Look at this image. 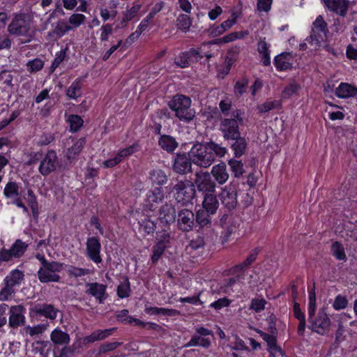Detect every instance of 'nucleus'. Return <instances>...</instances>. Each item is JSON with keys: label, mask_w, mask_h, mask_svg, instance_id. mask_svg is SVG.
Here are the masks:
<instances>
[{"label": "nucleus", "mask_w": 357, "mask_h": 357, "mask_svg": "<svg viewBox=\"0 0 357 357\" xmlns=\"http://www.w3.org/2000/svg\"><path fill=\"white\" fill-rule=\"evenodd\" d=\"M227 153L225 146L211 141L194 144L189 151V157L195 165L208 168L215 162V158H222Z\"/></svg>", "instance_id": "1"}, {"label": "nucleus", "mask_w": 357, "mask_h": 357, "mask_svg": "<svg viewBox=\"0 0 357 357\" xmlns=\"http://www.w3.org/2000/svg\"><path fill=\"white\" fill-rule=\"evenodd\" d=\"M316 310V294L314 287L309 292V303L307 307L308 328L312 332L319 335H324L329 331L331 319L326 314L325 308H320L317 314H315Z\"/></svg>", "instance_id": "2"}, {"label": "nucleus", "mask_w": 357, "mask_h": 357, "mask_svg": "<svg viewBox=\"0 0 357 357\" xmlns=\"http://www.w3.org/2000/svg\"><path fill=\"white\" fill-rule=\"evenodd\" d=\"M243 123L242 113L238 109L233 110L229 116L221 117L220 130L225 139H234L239 137V126Z\"/></svg>", "instance_id": "3"}, {"label": "nucleus", "mask_w": 357, "mask_h": 357, "mask_svg": "<svg viewBox=\"0 0 357 357\" xmlns=\"http://www.w3.org/2000/svg\"><path fill=\"white\" fill-rule=\"evenodd\" d=\"M169 106L181 121L188 122L192 120L195 116V112L190 107L191 100L185 96H175L169 101Z\"/></svg>", "instance_id": "4"}, {"label": "nucleus", "mask_w": 357, "mask_h": 357, "mask_svg": "<svg viewBox=\"0 0 357 357\" xmlns=\"http://www.w3.org/2000/svg\"><path fill=\"white\" fill-rule=\"evenodd\" d=\"M327 24L321 15H319L313 22V28L310 36L306 38V41L313 49L319 50L327 33Z\"/></svg>", "instance_id": "5"}, {"label": "nucleus", "mask_w": 357, "mask_h": 357, "mask_svg": "<svg viewBox=\"0 0 357 357\" xmlns=\"http://www.w3.org/2000/svg\"><path fill=\"white\" fill-rule=\"evenodd\" d=\"M22 280V271L16 268L13 270L3 280L5 287L0 291V300L6 301L12 298L16 288Z\"/></svg>", "instance_id": "6"}, {"label": "nucleus", "mask_w": 357, "mask_h": 357, "mask_svg": "<svg viewBox=\"0 0 357 357\" xmlns=\"http://www.w3.org/2000/svg\"><path fill=\"white\" fill-rule=\"evenodd\" d=\"M63 264L58 261L49 262L43 261V267L38 271V278L41 282H59L61 277L57 273L62 270Z\"/></svg>", "instance_id": "7"}, {"label": "nucleus", "mask_w": 357, "mask_h": 357, "mask_svg": "<svg viewBox=\"0 0 357 357\" xmlns=\"http://www.w3.org/2000/svg\"><path fill=\"white\" fill-rule=\"evenodd\" d=\"M173 190L175 192L174 197L177 202L183 205L192 203L195 196V185L188 180L178 182L174 186Z\"/></svg>", "instance_id": "8"}, {"label": "nucleus", "mask_w": 357, "mask_h": 357, "mask_svg": "<svg viewBox=\"0 0 357 357\" xmlns=\"http://www.w3.org/2000/svg\"><path fill=\"white\" fill-rule=\"evenodd\" d=\"M194 182L198 191L203 195L215 192L216 183L208 172H196Z\"/></svg>", "instance_id": "9"}, {"label": "nucleus", "mask_w": 357, "mask_h": 357, "mask_svg": "<svg viewBox=\"0 0 357 357\" xmlns=\"http://www.w3.org/2000/svg\"><path fill=\"white\" fill-rule=\"evenodd\" d=\"M218 197L222 204L228 211L234 210L237 206V192L231 185L222 188L220 192L218 194Z\"/></svg>", "instance_id": "10"}, {"label": "nucleus", "mask_w": 357, "mask_h": 357, "mask_svg": "<svg viewBox=\"0 0 357 357\" xmlns=\"http://www.w3.org/2000/svg\"><path fill=\"white\" fill-rule=\"evenodd\" d=\"M86 247V255L87 257L96 264L101 263V243L99 238L95 236L88 238Z\"/></svg>", "instance_id": "11"}, {"label": "nucleus", "mask_w": 357, "mask_h": 357, "mask_svg": "<svg viewBox=\"0 0 357 357\" xmlns=\"http://www.w3.org/2000/svg\"><path fill=\"white\" fill-rule=\"evenodd\" d=\"M165 199L162 188H154L150 190L146 195L145 207L149 211H155Z\"/></svg>", "instance_id": "12"}, {"label": "nucleus", "mask_w": 357, "mask_h": 357, "mask_svg": "<svg viewBox=\"0 0 357 357\" xmlns=\"http://www.w3.org/2000/svg\"><path fill=\"white\" fill-rule=\"evenodd\" d=\"M22 256V240L17 239L10 249L0 250V262L9 261Z\"/></svg>", "instance_id": "13"}, {"label": "nucleus", "mask_w": 357, "mask_h": 357, "mask_svg": "<svg viewBox=\"0 0 357 357\" xmlns=\"http://www.w3.org/2000/svg\"><path fill=\"white\" fill-rule=\"evenodd\" d=\"M176 212L172 204L166 203L162 205L158 211V219L165 226L170 225L176 220Z\"/></svg>", "instance_id": "14"}, {"label": "nucleus", "mask_w": 357, "mask_h": 357, "mask_svg": "<svg viewBox=\"0 0 357 357\" xmlns=\"http://www.w3.org/2000/svg\"><path fill=\"white\" fill-rule=\"evenodd\" d=\"M202 58L198 50L191 49L188 52L182 53L175 60L176 64L181 68H186L192 63L197 62Z\"/></svg>", "instance_id": "15"}, {"label": "nucleus", "mask_w": 357, "mask_h": 357, "mask_svg": "<svg viewBox=\"0 0 357 357\" xmlns=\"http://www.w3.org/2000/svg\"><path fill=\"white\" fill-rule=\"evenodd\" d=\"M86 293L93 296L99 303H102L107 298V286L98 282H90L86 284Z\"/></svg>", "instance_id": "16"}, {"label": "nucleus", "mask_w": 357, "mask_h": 357, "mask_svg": "<svg viewBox=\"0 0 357 357\" xmlns=\"http://www.w3.org/2000/svg\"><path fill=\"white\" fill-rule=\"evenodd\" d=\"M210 174L213 177L215 183L219 185H224L229 178V174L224 162L213 166Z\"/></svg>", "instance_id": "17"}, {"label": "nucleus", "mask_w": 357, "mask_h": 357, "mask_svg": "<svg viewBox=\"0 0 357 357\" xmlns=\"http://www.w3.org/2000/svg\"><path fill=\"white\" fill-rule=\"evenodd\" d=\"M195 222V215L188 209H182L178 213L177 223L178 227L183 231H190L192 229Z\"/></svg>", "instance_id": "18"}, {"label": "nucleus", "mask_w": 357, "mask_h": 357, "mask_svg": "<svg viewBox=\"0 0 357 357\" xmlns=\"http://www.w3.org/2000/svg\"><path fill=\"white\" fill-rule=\"evenodd\" d=\"M56 154L54 151H48L41 160L39 171L43 175H47L55 170L56 167Z\"/></svg>", "instance_id": "19"}, {"label": "nucleus", "mask_w": 357, "mask_h": 357, "mask_svg": "<svg viewBox=\"0 0 357 357\" xmlns=\"http://www.w3.org/2000/svg\"><path fill=\"white\" fill-rule=\"evenodd\" d=\"M192 162L189 155L177 154L173 164V169L176 173L185 174L190 172Z\"/></svg>", "instance_id": "20"}, {"label": "nucleus", "mask_w": 357, "mask_h": 357, "mask_svg": "<svg viewBox=\"0 0 357 357\" xmlns=\"http://www.w3.org/2000/svg\"><path fill=\"white\" fill-rule=\"evenodd\" d=\"M326 7L332 12L344 17L347 13L349 1L347 0H323Z\"/></svg>", "instance_id": "21"}, {"label": "nucleus", "mask_w": 357, "mask_h": 357, "mask_svg": "<svg viewBox=\"0 0 357 357\" xmlns=\"http://www.w3.org/2000/svg\"><path fill=\"white\" fill-rule=\"evenodd\" d=\"M9 326L13 329L22 324V305L12 306L9 309Z\"/></svg>", "instance_id": "22"}, {"label": "nucleus", "mask_w": 357, "mask_h": 357, "mask_svg": "<svg viewBox=\"0 0 357 357\" xmlns=\"http://www.w3.org/2000/svg\"><path fill=\"white\" fill-rule=\"evenodd\" d=\"M335 95L340 98H348L357 95V87L342 82L335 89Z\"/></svg>", "instance_id": "23"}, {"label": "nucleus", "mask_w": 357, "mask_h": 357, "mask_svg": "<svg viewBox=\"0 0 357 357\" xmlns=\"http://www.w3.org/2000/svg\"><path fill=\"white\" fill-rule=\"evenodd\" d=\"M3 194L7 198H15L13 203L17 205L20 208H22V199L20 197H17L18 185L15 182H8L3 190Z\"/></svg>", "instance_id": "24"}, {"label": "nucleus", "mask_w": 357, "mask_h": 357, "mask_svg": "<svg viewBox=\"0 0 357 357\" xmlns=\"http://www.w3.org/2000/svg\"><path fill=\"white\" fill-rule=\"evenodd\" d=\"M292 55L289 52L282 53L275 56L274 64L279 70H286L292 67Z\"/></svg>", "instance_id": "25"}, {"label": "nucleus", "mask_w": 357, "mask_h": 357, "mask_svg": "<svg viewBox=\"0 0 357 357\" xmlns=\"http://www.w3.org/2000/svg\"><path fill=\"white\" fill-rule=\"evenodd\" d=\"M214 193H208L203 195V209L208 211L211 214H215L219 206L218 200Z\"/></svg>", "instance_id": "26"}, {"label": "nucleus", "mask_w": 357, "mask_h": 357, "mask_svg": "<svg viewBox=\"0 0 357 357\" xmlns=\"http://www.w3.org/2000/svg\"><path fill=\"white\" fill-rule=\"evenodd\" d=\"M142 8L139 3H134L133 6L129 9L123 13V17L120 22L119 27L124 28L127 26L129 21L134 19Z\"/></svg>", "instance_id": "27"}, {"label": "nucleus", "mask_w": 357, "mask_h": 357, "mask_svg": "<svg viewBox=\"0 0 357 357\" xmlns=\"http://www.w3.org/2000/svg\"><path fill=\"white\" fill-rule=\"evenodd\" d=\"M293 313L295 318L299 321L298 326V333L300 335H303L306 326V320L305 315L302 312L299 303H294L293 307Z\"/></svg>", "instance_id": "28"}, {"label": "nucleus", "mask_w": 357, "mask_h": 357, "mask_svg": "<svg viewBox=\"0 0 357 357\" xmlns=\"http://www.w3.org/2000/svg\"><path fill=\"white\" fill-rule=\"evenodd\" d=\"M211 346V341L209 338L195 334L192 336L190 340L184 345V347H202L208 349Z\"/></svg>", "instance_id": "29"}, {"label": "nucleus", "mask_w": 357, "mask_h": 357, "mask_svg": "<svg viewBox=\"0 0 357 357\" xmlns=\"http://www.w3.org/2000/svg\"><path fill=\"white\" fill-rule=\"evenodd\" d=\"M50 339L54 344L65 345L70 342L69 335L60 328H55L50 334Z\"/></svg>", "instance_id": "30"}, {"label": "nucleus", "mask_w": 357, "mask_h": 357, "mask_svg": "<svg viewBox=\"0 0 357 357\" xmlns=\"http://www.w3.org/2000/svg\"><path fill=\"white\" fill-rule=\"evenodd\" d=\"M270 44H268L265 38L260 39L257 45V51L262 56L261 62L265 66L271 64Z\"/></svg>", "instance_id": "31"}, {"label": "nucleus", "mask_w": 357, "mask_h": 357, "mask_svg": "<svg viewBox=\"0 0 357 357\" xmlns=\"http://www.w3.org/2000/svg\"><path fill=\"white\" fill-rule=\"evenodd\" d=\"M160 146L167 152L174 151L178 146L176 139L169 135H162L158 141Z\"/></svg>", "instance_id": "32"}, {"label": "nucleus", "mask_w": 357, "mask_h": 357, "mask_svg": "<svg viewBox=\"0 0 357 357\" xmlns=\"http://www.w3.org/2000/svg\"><path fill=\"white\" fill-rule=\"evenodd\" d=\"M82 82L80 78L76 79L66 91L67 96L70 99H77L82 96Z\"/></svg>", "instance_id": "33"}, {"label": "nucleus", "mask_w": 357, "mask_h": 357, "mask_svg": "<svg viewBox=\"0 0 357 357\" xmlns=\"http://www.w3.org/2000/svg\"><path fill=\"white\" fill-rule=\"evenodd\" d=\"M22 13L20 11L11 23L8 25V31L12 35H21L22 29Z\"/></svg>", "instance_id": "34"}, {"label": "nucleus", "mask_w": 357, "mask_h": 357, "mask_svg": "<svg viewBox=\"0 0 357 357\" xmlns=\"http://www.w3.org/2000/svg\"><path fill=\"white\" fill-rule=\"evenodd\" d=\"M149 178L153 184L162 185L167 183L168 177L164 171L156 169L149 172Z\"/></svg>", "instance_id": "35"}, {"label": "nucleus", "mask_w": 357, "mask_h": 357, "mask_svg": "<svg viewBox=\"0 0 357 357\" xmlns=\"http://www.w3.org/2000/svg\"><path fill=\"white\" fill-rule=\"evenodd\" d=\"M258 253V249L253 250L243 262L235 266L233 268V272L237 273L247 268L252 262L255 261Z\"/></svg>", "instance_id": "36"}, {"label": "nucleus", "mask_w": 357, "mask_h": 357, "mask_svg": "<svg viewBox=\"0 0 357 357\" xmlns=\"http://www.w3.org/2000/svg\"><path fill=\"white\" fill-rule=\"evenodd\" d=\"M234 140H235V142L231 145V148L234 152V155L236 157H241L245 151L247 146L246 141L243 137H241L240 135Z\"/></svg>", "instance_id": "37"}, {"label": "nucleus", "mask_w": 357, "mask_h": 357, "mask_svg": "<svg viewBox=\"0 0 357 357\" xmlns=\"http://www.w3.org/2000/svg\"><path fill=\"white\" fill-rule=\"evenodd\" d=\"M281 107L280 100H267L257 106L259 113H266L273 109H279Z\"/></svg>", "instance_id": "38"}, {"label": "nucleus", "mask_w": 357, "mask_h": 357, "mask_svg": "<svg viewBox=\"0 0 357 357\" xmlns=\"http://www.w3.org/2000/svg\"><path fill=\"white\" fill-rule=\"evenodd\" d=\"M37 312L50 319H54L57 316L58 310L52 305H43L37 309Z\"/></svg>", "instance_id": "39"}, {"label": "nucleus", "mask_w": 357, "mask_h": 357, "mask_svg": "<svg viewBox=\"0 0 357 357\" xmlns=\"http://www.w3.org/2000/svg\"><path fill=\"white\" fill-rule=\"evenodd\" d=\"M85 144V139L80 138L75 141L74 144L68 149L67 156L68 158H74L76 155L79 154Z\"/></svg>", "instance_id": "40"}, {"label": "nucleus", "mask_w": 357, "mask_h": 357, "mask_svg": "<svg viewBox=\"0 0 357 357\" xmlns=\"http://www.w3.org/2000/svg\"><path fill=\"white\" fill-rule=\"evenodd\" d=\"M116 331L115 328L96 331L89 336V340L91 342L102 340L111 335Z\"/></svg>", "instance_id": "41"}, {"label": "nucleus", "mask_w": 357, "mask_h": 357, "mask_svg": "<svg viewBox=\"0 0 357 357\" xmlns=\"http://www.w3.org/2000/svg\"><path fill=\"white\" fill-rule=\"evenodd\" d=\"M211 214L208 211L200 209L197 212L196 221L201 227H205L211 224Z\"/></svg>", "instance_id": "42"}, {"label": "nucleus", "mask_w": 357, "mask_h": 357, "mask_svg": "<svg viewBox=\"0 0 357 357\" xmlns=\"http://www.w3.org/2000/svg\"><path fill=\"white\" fill-rule=\"evenodd\" d=\"M220 225L224 229H227V236L234 233L237 228L236 225L233 222L231 217L226 214L221 218Z\"/></svg>", "instance_id": "43"}, {"label": "nucleus", "mask_w": 357, "mask_h": 357, "mask_svg": "<svg viewBox=\"0 0 357 357\" xmlns=\"http://www.w3.org/2000/svg\"><path fill=\"white\" fill-rule=\"evenodd\" d=\"M68 122L70 125V130L73 132L78 131L82 128L84 123L82 119L75 114L70 115L68 117Z\"/></svg>", "instance_id": "44"}, {"label": "nucleus", "mask_w": 357, "mask_h": 357, "mask_svg": "<svg viewBox=\"0 0 357 357\" xmlns=\"http://www.w3.org/2000/svg\"><path fill=\"white\" fill-rule=\"evenodd\" d=\"M331 252L333 255L338 260H346L347 257L344 252V248L342 245L335 241L332 244Z\"/></svg>", "instance_id": "45"}, {"label": "nucleus", "mask_w": 357, "mask_h": 357, "mask_svg": "<svg viewBox=\"0 0 357 357\" xmlns=\"http://www.w3.org/2000/svg\"><path fill=\"white\" fill-rule=\"evenodd\" d=\"M258 333L265 340L268 345V350H278L280 347L276 344V337L273 334H267L263 331H259Z\"/></svg>", "instance_id": "46"}, {"label": "nucleus", "mask_w": 357, "mask_h": 357, "mask_svg": "<svg viewBox=\"0 0 357 357\" xmlns=\"http://www.w3.org/2000/svg\"><path fill=\"white\" fill-rule=\"evenodd\" d=\"M228 164L230 166L235 177H240L243 174V164L241 161L231 159L228 161Z\"/></svg>", "instance_id": "47"}, {"label": "nucleus", "mask_w": 357, "mask_h": 357, "mask_svg": "<svg viewBox=\"0 0 357 357\" xmlns=\"http://www.w3.org/2000/svg\"><path fill=\"white\" fill-rule=\"evenodd\" d=\"M130 294V287L128 280L126 278L117 287V295L121 298H127Z\"/></svg>", "instance_id": "48"}, {"label": "nucleus", "mask_w": 357, "mask_h": 357, "mask_svg": "<svg viewBox=\"0 0 357 357\" xmlns=\"http://www.w3.org/2000/svg\"><path fill=\"white\" fill-rule=\"evenodd\" d=\"M67 272L70 277L75 278L84 276L91 273V271L88 268H82L73 266H69Z\"/></svg>", "instance_id": "49"}, {"label": "nucleus", "mask_w": 357, "mask_h": 357, "mask_svg": "<svg viewBox=\"0 0 357 357\" xmlns=\"http://www.w3.org/2000/svg\"><path fill=\"white\" fill-rule=\"evenodd\" d=\"M166 245L163 243H157L153 248V255L151 256V261L153 264L158 262L162 255L163 254Z\"/></svg>", "instance_id": "50"}, {"label": "nucleus", "mask_w": 357, "mask_h": 357, "mask_svg": "<svg viewBox=\"0 0 357 357\" xmlns=\"http://www.w3.org/2000/svg\"><path fill=\"white\" fill-rule=\"evenodd\" d=\"M191 25V20L187 15H180L177 18V26L178 29L183 30V31H187Z\"/></svg>", "instance_id": "51"}, {"label": "nucleus", "mask_w": 357, "mask_h": 357, "mask_svg": "<svg viewBox=\"0 0 357 357\" xmlns=\"http://www.w3.org/2000/svg\"><path fill=\"white\" fill-rule=\"evenodd\" d=\"M73 27L68 24L65 21L61 20L58 22L54 32L59 37H61L64 36L66 33H68L70 30H71Z\"/></svg>", "instance_id": "52"}, {"label": "nucleus", "mask_w": 357, "mask_h": 357, "mask_svg": "<svg viewBox=\"0 0 357 357\" xmlns=\"http://www.w3.org/2000/svg\"><path fill=\"white\" fill-rule=\"evenodd\" d=\"M140 225V230L144 231L146 234H153L155 229V224L153 221L149 219H145L142 222H139Z\"/></svg>", "instance_id": "53"}, {"label": "nucleus", "mask_w": 357, "mask_h": 357, "mask_svg": "<svg viewBox=\"0 0 357 357\" xmlns=\"http://www.w3.org/2000/svg\"><path fill=\"white\" fill-rule=\"evenodd\" d=\"M27 202L29 204V206H30L33 215L34 217L38 216V202L36 201V197L33 193V191L31 190H28L27 192Z\"/></svg>", "instance_id": "54"}, {"label": "nucleus", "mask_w": 357, "mask_h": 357, "mask_svg": "<svg viewBox=\"0 0 357 357\" xmlns=\"http://www.w3.org/2000/svg\"><path fill=\"white\" fill-rule=\"evenodd\" d=\"M348 305V300L346 296L338 294L335 296L333 303V307L335 310H341L345 309Z\"/></svg>", "instance_id": "55"}, {"label": "nucleus", "mask_w": 357, "mask_h": 357, "mask_svg": "<svg viewBox=\"0 0 357 357\" xmlns=\"http://www.w3.org/2000/svg\"><path fill=\"white\" fill-rule=\"evenodd\" d=\"M85 20L86 17L83 14L74 13L70 16L68 21L73 28H77L84 24Z\"/></svg>", "instance_id": "56"}, {"label": "nucleus", "mask_w": 357, "mask_h": 357, "mask_svg": "<svg viewBox=\"0 0 357 357\" xmlns=\"http://www.w3.org/2000/svg\"><path fill=\"white\" fill-rule=\"evenodd\" d=\"M48 344V342L37 341L31 344V351L36 354H38L43 356L45 354V348Z\"/></svg>", "instance_id": "57"}, {"label": "nucleus", "mask_w": 357, "mask_h": 357, "mask_svg": "<svg viewBox=\"0 0 357 357\" xmlns=\"http://www.w3.org/2000/svg\"><path fill=\"white\" fill-rule=\"evenodd\" d=\"M248 81L245 79L237 81L234 86V93L237 96L243 95L247 90Z\"/></svg>", "instance_id": "58"}, {"label": "nucleus", "mask_w": 357, "mask_h": 357, "mask_svg": "<svg viewBox=\"0 0 357 357\" xmlns=\"http://www.w3.org/2000/svg\"><path fill=\"white\" fill-rule=\"evenodd\" d=\"M266 301L264 298H253L251 301L250 308L258 312L263 310L265 308Z\"/></svg>", "instance_id": "59"}, {"label": "nucleus", "mask_w": 357, "mask_h": 357, "mask_svg": "<svg viewBox=\"0 0 357 357\" xmlns=\"http://www.w3.org/2000/svg\"><path fill=\"white\" fill-rule=\"evenodd\" d=\"M43 61L41 59H36L26 63L28 70L31 73L37 72L43 67Z\"/></svg>", "instance_id": "60"}, {"label": "nucleus", "mask_w": 357, "mask_h": 357, "mask_svg": "<svg viewBox=\"0 0 357 357\" xmlns=\"http://www.w3.org/2000/svg\"><path fill=\"white\" fill-rule=\"evenodd\" d=\"M230 301L227 298H220L210 304V307L216 310H220L224 307H227L230 305Z\"/></svg>", "instance_id": "61"}, {"label": "nucleus", "mask_w": 357, "mask_h": 357, "mask_svg": "<svg viewBox=\"0 0 357 357\" xmlns=\"http://www.w3.org/2000/svg\"><path fill=\"white\" fill-rule=\"evenodd\" d=\"M137 151V145L132 144L121 151H119L117 155L119 158L121 159V160H123L126 157H128L129 155L133 154L135 152Z\"/></svg>", "instance_id": "62"}, {"label": "nucleus", "mask_w": 357, "mask_h": 357, "mask_svg": "<svg viewBox=\"0 0 357 357\" xmlns=\"http://www.w3.org/2000/svg\"><path fill=\"white\" fill-rule=\"evenodd\" d=\"M298 89V86L296 84L291 83L285 87L282 91V96L284 98H289L296 93Z\"/></svg>", "instance_id": "63"}, {"label": "nucleus", "mask_w": 357, "mask_h": 357, "mask_svg": "<svg viewBox=\"0 0 357 357\" xmlns=\"http://www.w3.org/2000/svg\"><path fill=\"white\" fill-rule=\"evenodd\" d=\"M122 342H107L102 344L100 347V352L105 353L116 349L118 347L121 346Z\"/></svg>", "instance_id": "64"}]
</instances>
